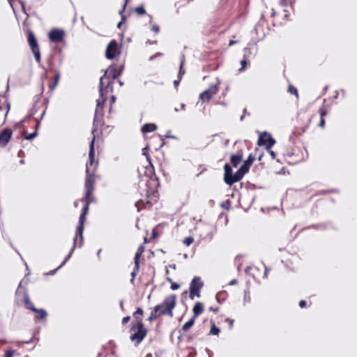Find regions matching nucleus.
<instances>
[{"instance_id":"nucleus-51","label":"nucleus","mask_w":357,"mask_h":357,"mask_svg":"<svg viewBox=\"0 0 357 357\" xmlns=\"http://www.w3.org/2000/svg\"><path fill=\"white\" fill-rule=\"evenodd\" d=\"M241 64L242 66V69L245 68L246 65H247V61L245 59H243L241 61Z\"/></svg>"},{"instance_id":"nucleus-15","label":"nucleus","mask_w":357,"mask_h":357,"mask_svg":"<svg viewBox=\"0 0 357 357\" xmlns=\"http://www.w3.org/2000/svg\"><path fill=\"white\" fill-rule=\"evenodd\" d=\"M17 296H20L21 293L19 290L17 291L16 293ZM22 300L24 304V306L26 309L31 310L32 312L36 310V308L34 307L33 303L29 299V296L26 292L24 291L22 294Z\"/></svg>"},{"instance_id":"nucleus-18","label":"nucleus","mask_w":357,"mask_h":357,"mask_svg":"<svg viewBox=\"0 0 357 357\" xmlns=\"http://www.w3.org/2000/svg\"><path fill=\"white\" fill-rule=\"evenodd\" d=\"M243 151L241 150L238 151L235 154H232L230 157V161L234 167H236L243 160Z\"/></svg>"},{"instance_id":"nucleus-42","label":"nucleus","mask_w":357,"mask_h":357,"mask_svg":"<svg viewBox=\"0 0 357 357\" xmlns=\"http://www.w3.org/2000/svg\"><path fill=\"white\" fill-rule=\"evenodd\" d=\"M123 13L121 14L119 13V14L121 15V20L118 23L117 27L120 28L121 26L123 24V23L126 21V17L123 15Z\"/></svg>"},{"instance_id":"nucleus-2","label":"nucleus","mask_w":357,"mask_h":357,"mask_svg":"<svg viewBox=\"0 0 357 357\" xmlns=\"http://www.w3.org/2000/svg\"><path fill=\"white\" fill-rule=\"evenodd\" d=\"M134 320L131 323L129 330L130 334V340L137 347L146 337L148 329L143 323L144 310L141 307H137L136 311L133 312Z\"/></svg>"},{"instance_id":"nucleus-8","label":"nucleus","mask_w":357,"mask_h":357,"mask_svg":"<svg viewBox=\"0 0 357 357\" xmlns=\"http://www.w3.org/2000/svg\"><path fill=\"white\" fill-rule=\"evenodd\" d=\"M26 31V34H27L28 44L31 50L32 53L34 55L36 61L38 63H40V60H41L40 52V47H39L38 41L36 40V38L33 32L31 29H27Z\"/></svg>"},{"instance_id":"nucleus-61","label":"nucleus","mask_w":357,"mask_h":357,"mask_svg":"<svg viewBox=\"0 0 357 357\" xmlns=\"http://www.w3.org/2000/svg\"><path fill=\"white\" fill-rule=\"evenodd\" d=\"M161 140H162V143H161V144L160 145V147H162V146L164 145V144H165V143H164V142H163V139H161Z\"/></svg>"},{"instance_id":"nucleus-54","label":"nucleus","mask_w":357,"mask_h":357,"mask_svg":"<svg viewBox=\"0 0 357 357\" xmlns=\"http://www.w3.org/2000/svg\"><path fill=\"white\" fill-rule=\"evenodd\" d=\"M237 282H238L237 280L234 279V280H231V281L229 282V285H234V284H237Z\"/></svg>"},{"instance_id":"nucleus-50","label":"nucleus","mask_w":357,"mask_h":357,"mask_svg":"<svg viewBox=\"0 0 357 357\" xmlns=\"http://www.w3.org/2000/svg\"><path fill=\"white\" fill-rule=\"evenodd\" d=\"M13 351L11 350H8L6 352V357H13Z\"/></svg>"},{"instance_id":"nucleus-40","label":"nucleus","mask_w":357,"mask_h":357,"mask_svg":"<svg viewBox=\"0 0 357 357\" xmlns=\"http://www.w3.org/2000/svg\"><path fill=\"white\" fill-rule=\"evenodd\" d=\"M184 73H185L184 71H183V72H182V65H181V68H180V71H179V73H178V75H181V77H180L179 79H178V80H175V81L174 82V85H175V86L178 85V84H179V82H180V80H181V75H182L183 74H184Z\"/></svg>"},{"instance_id":"nucleus-3","label":"nucleus","mask_w":357,"mask_h":357,"mask_svg":"<svg viewBox=\"0 0 357 357\" xmlns=\"http://www.w3.org/2000/svg\"><path fill=\"white\" fill-rule=\"evenodd\" d=\"M83 201L85 202V205L83 207L82 212L79 215V224L77 226L75 236L74 237V239H73V246L71 248L68 255L66 257L65 259L63 260V264L66 262L71 257L76 246L78 245V247H81L84 243L83 231H84V222L86 221V215L88 213V211L89 209V205L93 202H91V200H89V201L83 200Z\"/></svg>"},{"instance_id":"nucleus-4","label":"nucleus","mask_w":357,"mask_h":357,"mask_svg":"<svg viewBox=\"0 0 357 357\" xmlns=\"http://www.w3.org/2000/svg\"><path fill=\"white\" fill-rule=\"evenodd\" d=\"M46 112V107L43 104L38 105L36 103L33 105L31 111V115L33 116L34 121L36 122V130L31 133L29 134L27 131L23 130L22 136L25 139L31 140L35 138L37 136V130L36 129L39 126L40 121L42 120L44 114Z\"/></svg>"},{"instance_id":"nucleus-35","label":"nucleus","mask_w":357,"mask_h":357,"mask_svg":"<svg viewBox=\"0 0 357 357\" xmlns=\"http://www.w3.org/2000/svg\"><path fill=\"white\" fill-rule=\"evenodd\" d=\"M193 241L194 238L192 236H188L185 238L184 240L183 241V243L187 246L190 245L193 243Z\"/></svg>"},{"instance_id":"nucleus-46","label":"nucleus","mask_w":357,"mask_h":357,"mask_svg":"<svg viewBox=\"0 0 357 357\" xmlns=\"http://www.w3.org/2000/svg\"><path fill=\"white\" fill-rule=\"evenodd\" d=\"M128 1H129V0H125L124 3L123 5V8H122L121 10H120L121 14L125 11L127 4L128 3Z\"/></svg>"},{"instance_id":"nucleus-30","label":"nucleus","mask_w":357,"mask_h":357,"mask_svg":"<svg viewBox=\"0 0 357 357\" xmlns=\"http://www.w3.org/2000/svg\"><path fill=\"white\" fill-rule=\"evenodd\" d=\"M9 109L10 106L6 100H3V102L0 100V110L5 112V116L8 113Z\"/></svg>"},{"instance_id":"nucleus-22","label":"nucleus","mask_w":357,"mask_h":357,"mask_svg":"<svg viewBox=\"0 0 357 357\" xmlns=\"http://www.w3.org/2000/svg\"><path fill=\"white\" fill-rule=\"evenodd\" d=\"M158 126L155 123H149L144 124L141 128V131L143 134L153 132L156 130Z\"/></svg>"},{"instance_id":"nucleus-6","label":"nucleus","mask_w":357,"mask_h":357,"mask_svg":"<svg viewBox=\"0 0 357 357\" xmlns=\"http://www.w3.org/2000/svg\"><path fill=\"white\" fill-rule=\"evenodd\" d=\"M96 183V175L93 171L86 169V179L84 187L86 190L85 196L82 200H91L94 202L95 198L93 197L94 185Z\"/></svg>"},{"instance_id":"nucleus-23","label":"nucleus","mask_w":357,"mask_h":357,"mask_svg":"<svg viewBox=\"0 0 357 357\" xmlns=\"http://www.w3.org/2000/svg\"><path fill=\"white\" fill-rule=\"evenodd\" d=\"M159 310H160L159 307L155 305L153 307V310L151 312V314H150L149 317H148L147 320L150 322H152L153 321L156 319L158 317H162Z\"/></svg>"},{"instance_id":"nucleus-10","label":"nucleus","mask_w":357,"mask_h":357,"mask_svg":"<svg viewBox=\"0 0 357 357\" xmlns=\"http://www.w3.org/2000/svg\"><path fill=\"white\" fill-rule=\"evenodd\" d=\"M121 54V50L116 40H112L107 45L105 52L106 57L108 59H113Z\"/></svg>"},{"instance_id":"nucleus-7","label":"nucleus","mask_w":357,"mask_h":357,"mask_svg":"<svg viewBox=\"0 0 357 357\" xmlns=\"http://www.w3.org/2000/svg\"><path fill=\"white\" fill-rule=\"evenodd\" d=\"M204 287V282L199 276H195L190 283L189 298L194 300L196 298H200L201 289Z\"/></svg>"},{"instance_id":"nucleus-45","label":"nucleus","mask_w":357,"mask_h":357,"mask_svg":"<svg viewBox=\"0 0 357 357\" xmlns=\"http://www.w3.org/2000/svg\"><path fill=\"white\" fill-rule=\"evenodd\" d=\"M229 201H227L226 202H222L221 204V207L228 210L229 208Z\"/></svg>"},{"instance_id":"nucleus-24","label":"nucleus","mask_w":357,"mask_h":357,"mask_svg":"<svg viewBox=\"0 0 357 357\" xmlns=\"http://www.w3.org/2000/svg\"><path fill=\"white\" fill-rule=\"evenodd\" d=\"M310 122V119L308 118L307 119V123H305V126H302L301 127H296L293 133L295 135H302L303 133H304L305 132V130L307 129L308 126H309V123Z\"/></svg>"},{"instance_id":"nucleus-56","label":"nucleus","mask_w":357,"mask_h":357,"mask_svg":"<svg viewBox=\"0 0 357 357\" xmlns=\"http://www.w3.org/2000/svg\"><path fill=\"white\" fill-rule=\"evenodd\" d=\"M152 236H153V238H155L158 236V234H157V231H156L155 229H153L152 231Z\"/></svg>"},{"instance_id":"nucleus-5","label":"nucleus","mask_w":357,"mask_h":357,"mask_svg":"<svg viewBox=\"0 0 357 357\" xmlns=\"http://www.w3.org/2000/svg\"><path fill=\"white\" fill-rule=\"evenodd\" d=\"M177 296L176 294H170L165 298L163 301L157 305L162 316H167L169 318L174 317L173 310L176 306Z\"/></svg>"},{"instance_id":"nucleus-13","label":"nucleus","mask_w":357,"mask_h":357,"mask_svg":"<svg viewBox=\"0 0 357 357\" xmlns=\"http://www.w3.org/2000/svg\"><path fill=\"white\" fill-rule=\"evenodd\" d=\"M64 36V31L59 29H53L48 33L50 40L56 43L61 42L63 40Z\"/></svg>"},{"instance_id":"nucleus-36","label":"nucleus","mask_w":357,"mask_h":357,"mask_svg":"<svg viewBox=\"0 0 357 357\" xmlns=\"http://www.w3.org/2000/svg\"><path fill=\"white\" fill-rule=\"evenodd\" d=\"M139 268H137V267H135V266L134 267V268H133V270H132V271L131 273L132 278H131L130 281H131L132 283L134 282L135 278L137 273L139 272Z\"/></svg>"},{"instance_id":"nucleus-63","label":"nucleus","mask_w":357,"mask_h":357,"mask_svg":"<svg viewBox=\"0 0 357 357\" xmlns=\"http://www.w3.org/2000/svg\"><path fill=\"white\" fill-rule=\"evenodd\" d=\"M62 263H63V261ZM66 264V262L64 263V264ZM63 265V264H61L59 266V267H57V269H59V268H60L61 266H62Z\"/></svg>"},{"instance_id":"nucleus-57","label":"nucleus","mask_w":357,"mask_h":357,"mask_svg":"<svg viewBox=\"0 0 357 357\" xmlns=\"http://www.w3.org/2000/svg\"><path fill=\"white\" fill-rule=\"evenodd\" d=\"M236 40H231L229 41V46H231V45H234V44H236Z\"/></svg>"},{"instance_id":"nucleus-14","label":"nucleus","mask_w":357,"mask_h":357,"mask_svg":"<svg viewBox=\"0 0 357 357\" xmlns=\"http://www.w3.org/2000/svg\"><path fill=\"white\" fill-rule=\"evenodd\" d=\"M13 132L10 128H5L0 133V146L6 147L11 139Z\"/></svg>"},{"instance_id":"nucleus-64","label":"nucleus","mask_w":357,"mask_h":357,"mask_svg":"<svg viewBox=\"0 0 357 357\" xmlns=\"http://www.w3.org/2000/svg\"><path fill=\"white\" fill-rule=\"evenodd\" d=\"M187 293H188V291H185L184 292H183V295L186 294Z\"/></svg>"},{"instance_id":"nucleus-19","label":"nucleus","mask_w":357,"mask_h":357,"mask_svg":"<svg viewBox=\"0 0 357 357\" xmlns=\"http://www.w3.org/2000/svg\"><path fill=\"white\" fill-rule=\"evenodd\" d=\"M319 113L320 114V121L319 123V126L321 128H324L325 127V116L328 114V109L325 105H323L319 109Z\"/></svg>"},{"instance_id":"nucleus-62","label":"nucleus","mask_w":357,"mask_h":357,"mask_svg":"<svg viewBox=\"0 0 357 357\" xmlns=\"http://www.w3.org/2000/svg\"><path fill=\"white\" fill-rule=\"evenodd\" d=\"M220 295V294H218L216 295V298H217L218 300V298H219Z\"/></svg>"},{"instance_id":"nucleus-52","label":"nucleus","mask_w":357,"mask_h":357,"mask_svg":"<svg viewBox=\"0 0 357 357\" xmlns=\"http://www.w3.org/2000/svg\"><path fill=\"white\" fill-rule=\"evenodd\" d=\"M147 149H148V146H147L146 148H144V149H143V153H144V155H146L147 160L150 162V157H149V155L146 153V151L147 150Z\"/></svg>"},{"instance_id":"nucleus-59","label":"nucleus","mask_w":357,"mask_h":357,"mask_svg":"<svg viewBox=\"0 0 357 357\" xmlns=\"http://www.w3.org/2000/svg\"><path fill=\"white\" fill-rule=\"evenodd\" d=\"M271 155H272L273 158H275V153L273 151H271Z\"/></svg>"},{"instance_id":"nucleus-37","label":"nucleus","mask_w":357,"mask_h":357,"mask_svg":"<svg viewBox=\"0 0 357 357\" xmlns=\"http://www.w3.org/2000/svg\"><path fill=\"white\" fill-rule=\"evenodd\" d=\"M225 174L224 175L229 174L232 172V169L229 164H225L224 166Z\"/></svg>"},{"instance_id":"nucleus-60","label":"nucleus","mask_w":357,"mask_h":357,"mask_svg":"<svg viewBox=\"0 0 357 357\" xmlns=\"http://www.w3.org/2000/svg\"><path fill=\"white\" fill-rule=\"evenodd\" d=\"M146 357H152V354L151 353H149L146 355Z\"/></svg>"},{"instance_id":"nucleus-20","label":"nucleus","mask_w":357,"mask_h":357,"mask_svg":"<svg viewBox=\"0 0 357 357\" xmlns=\"http://www.w3.org/2000/svg\"><path fill=\"white\" fill-rule=\"evenodd\" d=\"M204 310V306L202 302L195 303L192 308V317H194V319H197L200 314L203 313Z\"/></svg>"},{"instance_id":"nucleus-38","label":"nucleus","mask_w":357,"mask_h":357,"mask_svg":"<svg viewBox=\"0 0 357 357\" xmlns=\"http://www.w3.org/2000/svg\"><path fill=\"white\" fill-rule=\"evenodd\" d=\"M168 281L171 282V289L172 290H176L179 288L180 285L176 282H174L171 278H168Z\"/></svg>"},{"instance_id":"nucleus-53","label":"nucleus","mask_w":357,"mask_h":357,"mask_svg":"<svg viewBox=\"0 0 357 357\" xmlns=\"http://www.w3.org/2000/svg\"><path fill=\"white\" fill-rule=\"evenodd\" d=\"M208 310H209L210 311H212V312H213L216 313V312H218L219 308H218V307H210L208 308Z\"/></svg>"},{"instance_id":"nucleus-41","label":"nucleus","mask_w":357,"mask_h":357,"mask_svg":"<svg viewBox=\"0 0 357 357\" xmlns=\"http://www.w3.org/2000/svg\"><path fill=\"white\" fill-rule=\"evenodd\" d=\"M225 321L229 324V328L231 329L233 328V326H234V320L231 319L230 318H227L225 319Z\"/></svg>"},{"instance_id":"nucleus-43","label":"nucleus","mask_w":357,"mask_h":357,"mask_svg":"<svg viewBox=\"0 0 357 357\" xmlns=\"http://www.w3.org/2000/svg\"><path fill=\"white\" fill-rule=\"evenodd\" d=\"M130 320V316H126V317H124L123 319H122V324L124 326L126 324H127Z\"/></svg>"},{"instance_id":"nucleus-34","label":"nucleus","mask_w":357,"mask_h":357,"mask_svg":"<svg viewBox=\"0 0 357 357\" xmlns=\"http://www.w3.org/2000/svg\"><path fill=\"white\" fill-rule=\"evenodd\" d=\"M135 11L139 15H143L146 13V10H145L144 6H142L135 8Z\"/></svg>"},{"instance_id":"nucleus-29","label":"nucleus","mask_w":357,"mask_h":357,"mask_svg":"<svg viewBox=\"0 0 357 357\" xmlns=\"http://www.w3.org/2000/svg\"><path fill=\"white\" fill-rule=\"evenodd\" d=\"M195 320L196 319L192 317L190 320L183 325L182 330L185 332L188 331L195 324Z\"/></svg>"},{"instance_id":"nucleus-17","label":"nucleus","mask_w":357,"mask_h":357,"mask_svg":"<svg viewBox=\"0 0 357 357\" xmlns=\"http://www.w3.org/2000/svg\"><path fill=\"white\" fill-rule=\"evenodd\" d=\"M120 75L121 71H118L115 68H110L108 73H105L103 76L106 77L111 82V85L108 87V90L109 89L112 91V80L116 79Z\"/></svg>"},{"instance_id":"nucleus-28","label":"nucleus","mask_w":357,"mask_h":357,"mask_svg":"<svg viewBox=\"0 0 357 357\" xmlns=\"http://www.w3.org/2000/svg\"><path fill=\"white\" fill-rule=\"evenodd\" d=\"M33 312L36 313V318L41 320L45 319L47 316L46 311L43 309L36 308V310L33 311Z\"/></svg>"},{"instance_id":"nucleus-27","label":"nucleus","mask_w":357,"mask_h":357,"mask_svg":"<svg viewBox=\"0 0 357 357\" xmlns=\"http://www.w3.org/2000/svg\"><path fill=\"white\" fill-rule=\"evenodd\" d=\"M254 160V157L252 155V154H250L241 167H244L245 171L248 172Z\"/></svg>"},{"instance_id":"nucleus-12","label":"nucleus","mask_w":357,"mask_h":357,"mask_svg":"<svg viewBox=\"0 0 357 357\" xmlns=\"http://www.w3.org/2000/svg\"><path fill=\"white\" fill-rule=\"evenodd\" d=\"M275 143V139L266 132L260 134L257 142L259 146H264L267 149H271Z\"/></svg>"},{"instance_id":"nucleus-44","label":"nucleus","mask_w":357,"mask_h":357,"mask_svg":"<svg viewBox=\"0 0 357 357\" xmlns=\"http://www.w3.org/2000/svg\"><path fill=\"white\" fill-rule=\"evenodd\" d=\"M144 246H143V245H140V246L138 248L137 251V252H136V253L139 254L140 255H142V253L144 252Z\"/></svg>"},{"instance_id":"nucleus-32","label":"nucleus","mask_w":357,"mask_h":357,"mask_svg":"<svg viewBox=\"0 0 357 357\" xmlns=\"http://www.w3.org/2000/svg\"><path fill=\"white\" fill-rule=\"evenodd\" d=\"M288 92L289 93H291V94L294 95L297 100L298 99L299 96H298V90L292 84H289V86H288Z\"/></svg>"},{"instance_id":"nucleus-31","label":"nucleus","mask_w":357,"mask_h":357,"mask_svg":"<svg viewBox=\"0 0 357 357\" xmlns=\"http://www.w3.org/2000/svg\"><path fill=\"white\" fill-rule=\"evenodd\" d=\"M224 180L225 182L230 186L236 183L235 181H233V180H234V178L232 172L230 173L229 174L224 175Z\"/></svg>"},{"instance_id":"nucleus-47","label":"nucleus","mask_w":357,"mask_h":357,"mask_svg":"<svg viewBox=\"0 0 357 357\" xmlns=\"http://www.w3.org/2000/svg\"><path fill=\"white\" fill-rule=\"evenodd\" d=\"M152 30L155 33H158L159 32L160 28L158 26L154 24L152 26Z\"/></svg>"},{"instance_id":"nucleus-58","label":"nucleus","mask_w":357,"mask_h":357,"mask_svg":"<svg viewBox=\"0 0 357 357\" xmlns=\"http://www.w3.org/2000/svg\"><path fill=\"white\" fill-rule=\"evenodd\" d=\"M148 42H149L150 44H156V43H157V41H156V40H155V41H151V42L150 40H149Z\"/></svg>"},{"instance_id":"nucleus-11","label":"nucleus","mask_w":357,"mask_h":357,"mask_svg":"<svg viewBox=\"0 0 357 357\" xmlns=\"http://www.w3.org/2000/svg\"><path fill=\"white\" fill-rule=\"evenodd\" d=\"M218 92V85H211L199 94V98L202 102H208Z\"/></svg>"},{"instance_id":"nucleus-55","label":"nucleus","mask_w":357,"mask_h":357,"mask_svg":"<svg viewBox=\"0 0 357 357\" xmlns=\"http://www.w3.org/2000/svg\"><path fill=\"white\" fill-rule=\"evenodd\" d=\"M22 12L26 14L27 15V17L29 16L28 13H26V8H25V6L24 5V3H22Z\"/></svg>"},{"instance_id":"nucleus-26","label":"nucleus","mask_w":357,"mask_h":357,"mask_svg":"<svg viewBox=\"0 0 357 357\" xmlns=\"http://www.w3.org/2000/svg\"><path fill=\"white\" fill-rule=\"evenodd\" d=\"M211 329L208 334L211 335L218 336L220 333V329L215 325V321L213 319L210 320Z\"/></svg>"},{"instance_id":"nucleus-21","label":"nucleus","mask_w":357,"mask_h":357,"mask_svg":"<svg viewBox=\"0 0 357 357\" xmlns=\"http://www.w3.org/2000/svg\"><path fill=\"white\" fill-rule=\"evenodd\" d=\"M60 73L59 72H56L53 79L50 80V82L48 84L49 92L52 93L54 90V89L58 85Z\"/></svg>"},{"instance_id":"nucleus-49","label":"nucleus","mask_w":357,"mask_h":357,"mask_svg":"<svg viewBox=\"0 0 357 357\" xmlns=\"http://www.w3.org/2000/svg\"><path fill=\"white\" fill-rule=\"evenodd\" d=\"M162 55V53L161 52H157L156 54H155L154 55L151 56L150 57V60H153L155 58L158 57V56H160Z\"/></svg>"},{"instance_id":"nucleus-33","label":"nucleus","mask_w":357,"mask_h":357,"mask_svg":"<svg viewBox=\"0 0 357 357\" xmlns=\"http://www.w3.org/2000/svg\"><path fill=\"white\" fill-rule=\"evenodd\" d=\"M188 354L185 357H195L197 356V351L195 348L190 347L187 349Z\"/></svg>"},{"instance_id":"nucleus-9","label":"nucleus","mask_w":357,"mask_h":357,"mask_svg":"<svg viewBox=\"0 0 357 357\" xmlns=\"http://www.w3.org/2000/svg\"><path fill=\"white\" fill-rule=\"evenodd\" d=\"M95 135H93L89 145V161L86 164V169H89L91 171L95 172L98 161L95 160Z\"/></svg>"},{"instance_id":"nucleus-1","label":"nucleus","mask_w":357,"mask_h":357,"mask_svg":"<svg viewBox=\"0 0 357 357\" xmlns=\"http://www.w3.org/2000/svg\"><path fill=\"white\" fill-rule=\"evenodd\" d=\"M111 85V82L105 76H102L100 79L99 83V93L100 97L96 100V107L94 114L92 134L93 135L100 126L103 123L104 116V106L107 101V93L108 92V87Z\"/></svg>"},{"instance_id":"nucleus-16","label":"nucleus","mask_w":357,"mask_h":357,"mask_svg":"<svg viewBox=\"0 0 357 357\" xmlns=\"http://www.w3.org/2000/svg\"><path fill=\"white\" fill-rule=\"evenodd\" d=\"M153 202L152 199H150V197L148 196L146 198V200L139 199L135 203V206L137 208L138 211H142V209H150L153 206Z\"/></svg>"},{"instance_id":"nucleus-48","label":"nucleus","mask_w":357,"mask_h":357,"mask_svg":"<svg viewBox=\"0 0 357 357\" xmlns=\"http://www.w3.org/2000/svg\"><path fill=\"white\" fill-rule=\"evenodd\" d=\"M306 305H307V303H306L305 301H304V300L300 301V302H299L300 307L303 308V307H306Z\"/></svg>"},{"instance_id":"nucleus-25","label":"nucleus","mask_w":357,"mask_h":357,"mask_svg":"<svg viewBox=\"0 0 357 357\" xmlns=\"http://www.w3.org/2000/svg\"><path fill=\"white\" fill-rule=\"evenodd\" d=\"M248 172V171H245L244 167H241L237 172L234 174V180L233 181L238 182L240 180L242 179V178L244 176V175Z\"/></svg>"},{"instance_id":"nucleus-39","label":"nucleus","mask_w":357,"mask_h":357,"mask_svg":"<svg viewBox=\"0 0 357 357\" xmlns=\"http://www.w3.org/2000/svg\"><path fill=\"white\" fill-rule=\"evenodd\" d=\"M141 255L139 254L135 253L134 262H135V266L139 268V258Z\"/></svg>"}]
</instances>
